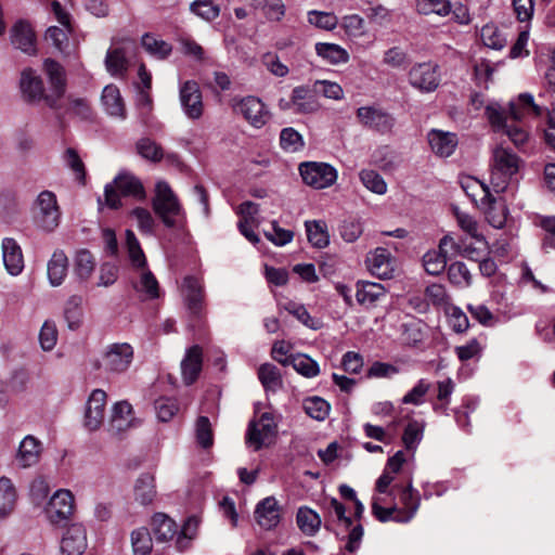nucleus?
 Wrapping results in <instances>:
<instances>
[{
  "mask_svg": "<svg viewBox=\"0 0 555 555\" xmlns=\"http://www.w3.org/2000/svg\"><path fill=\"white\" fill-rule=\"evenodd\" d=\"M386 503V498L375 499L372 504L373 515L382 522H386L389 520L396 521L397 513L399 512V506L397 504H392L388 507L382 506V504Z\"/></svg>",
  "mask_w": 555,
  "mask_h": 555,
  "instance_id": "680f3d73",
  "label": "nucleus"
},
{
  "mask_svg": "<svg viewBox=\"0 0 555 555\" xmlns=\"http://www.w3.org/2000/svg\"><path fill=\"white\" fill-rule=\"evenodd\" d=\"M299 172L307 185L318 190L331 186L337 179L336 169L325 163H304Z\"/></svg>",
  "mask_w": 555,
  "mask_h": 555,
  "instance_id": "9b49d317",
  "label": "nucleus"
},
{
  "mask_svg": "<svg viewBox=\"0 0 555 555\" xmlns=\"http://www.w3.org/2000/svg\"><path fill=\"white\" fill-rule=\"evenodd\" d=\"M133 360V348L127 343H114L106 347L103 363L106 371L112 373L126 372Z\"/></svg>",
  "mask_w": 555,
  "mask_h": 555,
  "instance_id": "ddd939ff",
  "label": "nucleus"
},
{
  "mask_svg": "<svg viewBox=\"0 0 555 555\" xmlns=\"http://www.w3.org/2000/svg\"><path fill=\"white\" fill-rule=\"evenodd\" d=\"M117 191H119L122 196H131L138 201H143L146 197L142 182L135 176L126 171L117 175L113 183L105 185V204L112 209H117L121 206Z\"/></svg>",
  "mask_w": 555,
  "mask_h": 555,
  "instance_id": "39448f33",
  "label": "nucleus"
},
{
  "mask_svg": "<svg viewBox=\"0 0 555 555\" xmlns=\"http://www.w3.org/2000/svg\"><path fill=\"white\" fill-rule=\"evenodd\" d=\"M360 179L367 190L376 194L382 195L387 191V184L383 177L374 170H362L360 173Z\"/></svg>",
  "mask_w": 555,
  "mask_h": 555,
  "instance_id": "bf43d9fd",
  "label": "nucleus"
},
{
  "mask_svg": "<svg viewBox=\"0 0 555 555\" xmlns=\"http://www.w3.org/2000/svg\"><path fill=\"white\" fill-rule=\"evenodd\" d=\"M431 151L439 157H449L457 146V137L453 132L431 129L427 134Z\"/></svg>",
  "mask_w": 555,
  "mask_h": 555,
  "instance_id": "b1692460",
  "label": "nucleus"
},
{
  "mask_svg": "<svg viewBox=\"0 0 555 555\" xmlns=\"http://www.w3.org/2000/svg\"><path fill=\"white\" fill-rule=\"evenodd\" d=\"M34 218L38 227L46 232H52L59 227L61 211L53 192L39 193L34 204Z\"/></svg>",
  "mask_w": 555,
  "mask_h": 555,
  "instance_id": "0eeeda50",
  "label": "nucleus"
},
{
  "mask_svg": "<svg viewBox=\"0 0 555 555\" xmlns=\"http://www.w3.org/2000/svg\"><path fill=\"white\" fill-rule=\"evenodd\" d=\"M95 259L88 249H79L75 254L74 270L81 281H87L93 273Z\"/></svg>",
  "mask_w": 555,
  "mask_h": 555,
  "instance_id": "58836bf2",
  "label": "nucleus"
},
{
  "mask_svg": "<svg viewBox=\"0 0 555 555\" xmlns=\"http://www.w3.org/2000/svg\"><path fill=\"white\" fill-rule=\"evenodd\" d=\"M520 158L509 147L496 145L492 151L490 184L495 193L504 192L518 172Z\"/></svg>",
  "mask_w": 555,
  "mask_h": 555,
  "instance_id": "20e7f679",
  "label": "nucleus"
},
{
  "mask_svg": "<svg viewBox=\"0 0 555 555\" xmlns=\"http://www.w3.org/2000/svg\"><path fill=\"white\" fill-rule=\"evenodd\" d=\"M409 82L423 93L434 92L440 83L439 66L433 62L414 64L409 73Z\"/></svg>",
  "mask_w": 555,
  "mask_h": 555,
  "instance_id": "9d476101",
  "label": "nucleus"
},
{
  "mask_svg": "<svg viewBox=\"0 0 555 555\" xmlns=\"http://www.w3.org/2000/svg\"><path fill=\"white\" fill-rule=\"evenodd\" d=\"M134 417L132 406L127 401H120L113 405L108 423V430L113 435H120L133 426Z\"/></svg>",
  "mask_w": 555,
  "mask_h": 555,
  "instance_id": "4be33fe9",
  "label": "nucleus"
},
{
  "mask_svg": "<svg viewBox=\"0 0 555 555\" xmlns=\"http://www.w3.org/2000/svg\"><path fill=\"white\" fill-rule=\"evenodd\" d=\"M16 490L8 477L0 478V517H5L15 507Z\"/></svg>",
  "mask_w": 555,
  "mask_h": 555,
  "instance_id": "4c0bfd02",
  "label": "nucleus"
},
{
  "mask_svg": "<svg viewBox=\"0 0 555 555\" xmlns=\"http://www.w3.org/2000/svg\"><path fill=\"white\" fill-rule=\"evenodd\" d=\"M483 204L488 205L486 214L489 223L496 229L503 228L507 220L508 210L502 198L494 197V202L486 201Z\"/></svg>",
  "mask_w": 555,
  "mask_h": 555,
  "instance_id": "79ce46f5",
  "label": "nucleus"
},
{
  "mask_svg": "<svg viewBox=\"0 0 555 555\" xmlns=\"http://www.w3.org/2000/svg\"><path fill=\"white\" fill-rule=\"evenodd\" d=\"M480 37L485 46L494 50H501L506 44V38L500 29L492 24H487L481 28Z\"/></svg>",
  "mask_w": 555,
  "mask_h": 555,
  "instance_id": "8fccbe9b",
  "label": "nucleus"
},
{
  "mask_svg": "<svg viewBox=\"0 0 555 555\" xmlns=\"http://www.w3.org/2000/svg\"><path fill=\"white\" fill-rule=\"evenodd\" d=\"M258 377L267 390H275L281 385L280 372L273 364H262L258 370Z\"/></svg>",
  "mask_w": 555,
  "mask_h": 555,
  "instance_id": "6e6d98bb",
  "label": "nucleus"
},
{
  "mask_svg": "<svg viewBox=\"0 0 555 555\" xmlns=\"http://www.w3.org/2000/svg\"><path fill=\"white\" fill-rule=\"evenodd\" d=\"M526 108H530L538 116L542 114V108L534 104L533 96L522 93L517 103H509L508 112L498 103L487 104L486 116L494 131L505 133L516 146H521L527 141L528 133L516 122L524 118Z\"/></svg>",
  "mask_w": 555,
  "mask_h": 555,
  "instance_id": "f03ea898",
  "label": "nucleus"
},
{
  "mask_svg": "<svg viewBox=\"0 0 555 555\" xmlns=\"http://www.w3.org/2000/svg\"><path fill=\"white\" fill-rule=\"evenodd\" d=\"M157 490L155 477L151 473H142L133 483L132 496L135 503L141 506L153 504L156 499Z\"/></svg>",
  "mask_w": 555,
  "mask_h": 555,
  "instance_id": "412c9836",
  "label": "nucleus"
},
{
  "mask_svg": "<svg viewBox=\"0 0 555 555\" xmlns=\"http://www.w3.org/2000/svg\"><path fill=\"white\" fill-rule=\"evenodd\" d=\"M106 405V392L102 389H94L89 396L83 426L89 431L98 430L104 421Z\"/></svg>",
  "mask_w": 555,
  "mask_h": 555,
  "instance_id": "f3484780",
  "label": "nucleus"
},
{
  "mask_svg": "<svg viewBox=\"0 0 555 555\" xmlns=\"http://www.w3.org/2000/svg\"><path fill=\"white\" fill-rule=\"evenodd\" d=\"M366 263L372 274L380 279H390L393 267L390 254L385 248H376L366 258Z\"/></svg>",
  "mask_w": 555,
  "mask_h": 555,
  "instance_id": "cd10ccee",
  "label": "nucleus"
},
{
  "mask_svg": "<svg viewBox=\"0 0 555 555\" xmlns=\"http://www.w3.org/2000/svg\"><path fill=\"white\" fill-rule=\"evenodd\" d=\"M74 511V496L68 490H57L46 508L47 517L54 525L66 521Z\"/></svg>",
  "mask_w": 555,
  "mask_h": 555,
  "instance_id": "a211bd4d",
  "label": "nucleus"
},
{
  "mask_svg": "<svg viewBox=\"0 0 555 555\" xmlns=\"http://www.w3.org/2000/svg\"><path fill=\"white\" fill-rule=\"evenodd\" d=\"M152 208L166 228H181L185 222V211L170 185L159 181L155 186Z\"/></svg>",
  "mask_w": 555,
  "mask_h": 555,
  "instance_id": "7ed1b4c3",
  "label": "nucleus"
},
{
  "mask_svg": "<svg viewBox=\"0 0 555 555\" xmlns=\"http://www.w3.org/2000/svg\"><path fill=\"white\" fill-rule=\"evenodd\" d=\"M203 354L199 346H192L181 362L182 377L186 385L193 384L202 371Z\"/></svg>",
  "mask_w": 555,
  "mask_h": 555,
  "instance_id": "c85d7f7f",
  "label": "nucleus"
},
{
  "mask_svg": "<svg viewBox=\"0 0 555 555\" xmlns=\"http://www.w3.org/2000/svg\"><path fill=\"white\" fill-rule=\"evenodd\" d=\"M448 259L438 250H429L423 256V266L430 275H438L444 271Z\"/></svg>",
  "mask_w": 555,
  "mask_h": 555,
  "instance_id": "603ef678",
  "label": "nucleus"
},
{
  "mask_svg": "<svg viewBox=\"0 0 555 555\" xmlns=\"http://www.w3.org/2000/svg\"><path fill=\"white\" fill-rule=\"evenodd\" d=\"M430 389V383L421 378L416 385L402 398L403 404L421 405L424 403V397Z\"/></svg>",
  "mask_w": 555,
  "mask_h": 555,
  "instance_id": "e2e57ef3",
  "label": "nucleus"
},
{
  "mask_svg": "<svg viewBox=\"0 0 555 555\" xmlns=\"http://www.w3.org/2000/svg\"><path fill=\"white\" fill-rule=\"evenodd\" d=\"M131 544L134 555H150L153 548V541L150 531L142 527L131 532Z\"/></svg>",
  "mask_w": 555,
  "mask_h": 555,
  "instance_id": "a18cd8bd",
  "label": "nucleus"
},
{
  "mask_svg": "<svg viewBox=\"0 0 555 555\" xmlns=\"http://www.w3.org/2000/svg\"><path fill=\"white\" fill-rule=\"evenodd\" d=\"M308 22L319 28L333 30L338 24V18L334 13L322 11L308 12Z\"/></svg>",
  "mask_w": 555,
  "mask_h": 555,
  "instance_id": "052dcab7",
  "label": "nucleus"
},
{
  "mask_svg": "<svg viewBox=\"0 0 555 555\" xmlns=\"http://www.w3.org/2000/svg\"><path fill=\"white\" fill-rule=\"evenodd\" d=\"M137 151L143 158L151 162H160L164 156L163 149L149 138H142L138 141Z\"/></svg>",
  "mask_w": 555,
  "mask_h": 555,
  "instance_id": "13d9d810",
  "label": "nucleus"
},
{
  "mask_svg": "<svg viewBox=\"0 0 555 555\" xmlns=\"http://www.w3.org/2000/svg\"><path fill=\"white\" fill-rule=\"evenodd\" d=\"M358 122L365 129L379 134L392 132L396 118L392 114L377 105L361 106L356 112Z\"/></svg>",
  "mask_w": 555,
  "mask_h": 555,
  "instance_id": "6e6552de",
  "label": "nucleus"
},
{
  "mask_svg": "<svg viewBox=\"0 0 555 555\" xmlns=\"http://www.w3.org/2000/svg\"><path fill=\"white\" fill-rule=\"evenodd\" d=\"M386 289L379 283L360 281L357 283L356 297L360 305H372L385 296Z\"/></svg>",
  "mask_w": 555,
  "mask_h": 555,
  "instance_id": "e433bc0d",
  "label": "nucleus"
},
{
  "mask_svg": "<svg viewBox=\"0 0 555 555\" xmlns=\"http://www.w3.org/2000/svg\"><path fill=\"white\" fill-rule=\"evenodd\" d=\"M57 341V330L53 322L46 321L41 326L39 333V343L44 351H50L54 348Z\"/></svg>",
  "mask_w": 555,
  "mask_h": 555,
  "instance_id": "338daca9",
  "label": "nucleus"
},
{
  "mask_svg": "<svg viewBox=\"0 0 555 555\" xmlns=\"http://www.w3.org/2000/svg\"><path fill=\"white\" fill-rule=\"evenodd\" d=\"M184 304L193 320H201L204 315L205 294L202 282L195 276H185L183 280Z\"/></svg>",
  "mask_w": 555,
  "mask_h": 555,
  "instance_id": "2eb2a0df",
  "label": "nucleus"
},
{
  "mask_svg": "<svg viewBox=\"0 0 555 555\" xmlns=\"http://www.w3.org/2000/svg\"><path fill=\"white\" fill-rule=\"evenodd\" d=\"M177 525L166 514L156 513L152 518V530L157 542H167L177 534Z\"/></svg>",
  "mask_w": 555,
  "mask_h": 555,
  "instance_id": "c9c22d12",
  "label": "nucleus"
},
{
  "mask_svg": "<svg viewBox=\"0 0 555 555\" xmlns=\"http://www.w3.org/2000/svg\"><path fill=\"white\" fill-rule=\"evenodd\" d=\"M304 409L310 417L317 421H323L328 416L331 406L324 399L311 397L304 401Z\"/></svg>",
  "mask_w": 555,
  "mask_h": 555,
  "instance_id": "09e8293b",
  "label": "nucleus"
},
{
  "mask_svg": "<svg viewBox=\"0 0 555 555\" xmlns=\"http://www.w3.org/2000/svg\"><path fill=\"white\" fill-rule=\"evenodd\" d=\"M2 258L4 267L11 275H18L23 271V253L14 238L5 237L2 241Z\"/></svg>",
  "mask_w": 555,
  "mask_h": 555,
  "instance_id": "393cba45",
  "label": "nucleus"
},
{
  "mask_svg": "<svg viewBox=\"0 0 555 555\" xmlns=\"http://www.w3.org/2000/svg\"><path fill=\"white\" fill-rule=\"evenodd\" d=\"M416 9L421 14L447 16L452 11L449 0H416Z\"/></svg>",
  "mask_w": 555,
  "mask_h": 555,
  "instance_id": "49530a36",
  "label": "nucleus"
},
{
  "mask_svg": "<svg viewBox=\"0 0 555 555\" xmlns=\"http://www.w3.org/2000/svg\"><path fill=\"white\" fill-rule=\"evenodd\" d=\"M234 111L254 128L263 127L270 118V113L264 103L253 95L241 99L234 106Z\"/></svg>",
  "mask_w": 555,
  "mask_h": 555,
  "instance_id": "4468645a",
  "label": "nucleus"
},
{
  "mask_svg": "<svg viewBox=\"0 0 555 555\" xmlns=\"http://www.w3.org/2000/svg\"><path fill=\"white\" fill-rule=\"evenodd\" d=\"M87 550V532L82 525L74 524L65 531L61 551L63 555H82Z\"/></svg>",
  "mask_w": 555,
  "mask_h": 555,
  "instance_id": "aec40b11",
  "label": "nucleus"
},
{
  "mask_svg": "<svg viewBox=\"0 0 555 555\" xmlns=\"http://www.w3.org/2000/svg\"><path fill=\"white\" fill-rule=\"evenodd\" d=\"M198 524L199 520L195 516H192L186 519L177 538V545L180 550L186 548L190 543V540H192L196 535Z\"/></svg>",
  "mask_w": 555,
  "mask_h": 555,
  "instance_id": "774afa93",
  "label": "nucleus"
},
{
  "mask_svg": "<svg viewBox=\"0 0 555 555\" xmlns=\"http://www.w3.org/2000/svg\"><path fill=\"white\" fill-rule=\"evenodd\" d=\"M154 409L160 422H168L178 413L179 405L176 399L162 397L155 400Z\"/></svg>",
  "mask_w": 555,
  "mask_h": 555,
  "instance_id": "4d7b16f0",
  "label": "nucleus"
},
{
  "mask_svg": "<svg viewBox=\"0 0 555 555\" xmlns=\"http://www.w3.org/2000/svg\"><path fill=\"white\" fill-rule=\"evenodd\" d=\"M281 361L283 365H292L296 372L307 378L315 377L320 373L318 362L305 353L291 354Z\"/></svg>",
  "mask_w": 555,
  "mask_h": 555,
  "instance_id": "473e14b6",
  "label": "nucleus"
},
{
  "mask_svg": "<svg viewBox=\"0 0 555 555\" xmlns=\"http://www.w3.org/2000/svg\"><path fill=\"white\" fill-rule=\"evenodd\" d=\"M449 281L461 287L469 286L472 283V275L466 264L461 261H455L448 268Z\"/></svg>",
  "mask_w": 555,
  "mask_h": 555,
  "instance_id": "864d4df0",
  "label": "nucleus"
},
{
  "mask_svg": "<svg viewBox=\"0 0 555 555\" xmlns=\"http://www.w3.org/2000/svg\"><path fill=\"white\" fill-rule=\"evenodd\" d=\"M101 102L106 114L112 117L125 119L127 112L119 89L115 85H107L102 91Z\"/></svg>",
  "mask_w": 555,
  "mask_h": 555,
  "instance_id": "a878e982",
  "label": "nucleus"
},
{
  "mask_svg": "<svg viewBox=\"0 0 555 555\" xmlns=\"http://www.w3.org/2000/svg\"><path fill=\"white\" fill-rule=\"evenodd\" d=\"M66 112L72 114L81 120H90L93 112L89 101L85 98H77L68 95Z\"/></svg>",
  "mask_w": 555,
  "mask_h": 555,
  "instance_id": "3c124183",
  "label": "nucleus"
},
{
  "mask_svg": "<svg viewBox=\"0 0 555 555\" xmlns=\"http://www.w3.org/2000/svg\"><path fill=\"white\" fill-rule=\"evenodd\" d=\"M142 46L149 53L157 56L158 59H166L172 50L168 42L159 40L149 34L142 37Z\"/></svg>",
  "mask_w": 555,
  "mask_h": 555,
  "instance_id": "5fc2aeb1",
  "label": "nucleus"
},
{
  "mask_svg": "<svg viewBox=\"0 0 555 555\" xmlns=\"http://www.w3.org/2000/svg\"><path fill=\"white\" fill-rule=\"evenodd\" d=\"M425 423L423 421L411 420L402 435V441L408 450H414L423 439Z\"/></svg>",
  "mask_w": 555,
  "mask_h": 555,
  "instance_id": "37998d69",
  "label": "nucleus"
},
{
  "mask_svg": "<svg viewBox=\"0 0 555 555\" xmlns=\"http://www.w3.org/2000/svg\"><path fill=\"white\" fill-rule=\"evenodd\" d=\"M126 245L132 264L142 269L140 281L134 284L135 291L139 293H145L151 299L157 298L159 296L158 282L151 271L144 269L146 259L139 241L131 230L126 231Z\"/></svg>",
  "mask_w": 555,
  "mask_h": 555,
  "instance_id": "423d86ee",
  "label": "nucleus"
},
{
  "mask_svg": "<svg viewBox=\"0 0 555 555\" xmlns=\"http://www.w3.org/2000/svg\"><path fill=\"white\" fill-rule=\"evenodd\" d=\"M255 518L258 525L266 530L276 527L281 519V513L275 498L268 496L260 501L255 509Z\"/></svg>",
  "mask_w": 555,
  "mask_h": 555,
  "instance_id": "5701e85b",
  "label": "nucleus"
},
{
  "mask_svg": "<svg viewBox=\"0 0 555 555\" xmlns=\"http://www.w3.org/2000/svg\"><path fill=\"white\" fill-rule=\"evenodd\" d=\"M40 453V441L34 436H26L20 443L16 462L23 468L29 467L39 461Z\"/></svg>",
  "mask_w": 555,
  "mask_h": 555,
  "instance_id": "7c9ffc66",
  "label": "nucleus"
},
{
  "mask_svg": "<svg viewBox=\"0 0 555 555\" xmlns=\"http://www.w3.org/2000/svg\"><path fill=\"white\" fill-rule=\"evenodd\" d=\"M296 522L300 531L307 537H314L322 524L320 515L307 506L298 508Z\"/></svg>",
  "mask_w": 555,
  "mask_h": 555,
  "instance_id": "72a5a7b5",
  "label": "nucleus"
},
{
  "mask_svg": "<svg viewBox=\"0 0 555 555\" xmlns=\"http://www.w3.org/2000/svg\"><path fill=\"white\" fill-rule=\"evenodd\" d=\"M68 270V258L62 249H56L52 254L47 264V274L51 286H60Z\"/></svg>",
  "mask_w": 555,
  "mask_h": 555,
  "instance_id": "c756f323",
  "label": "nucleus"
},
{
  "mask_svg": "<svg viewBox=\"0 0 555 555\" xmlns=\"http://www.w3.org/2000/svg\"><path fill=\"white\" fill-rule=\"evenodd\" d=\"M293 112L297 114H310L319 109V103L311 91L299 86L292 91Z\"/></svg>",
  "mask_w": 555,
  "mask_h": 555,
  "instance_id": "2f4dec72",
  "label": "nucleus"
},
{
  "mask_svg": "<svg viewBox=\"0 0 555 555\" xmlns=\"http://www.w3.org/2000/svg\"><path fill=\"white\" fill-rule=\"evenodd\" d=\"M72 30V27L51 26L46 33V40L50 41L61 53H69L68 34Z\"/></svg>",
  "mask_w": 555,
  "mask_h": 555,
  "instance_id": "c03bdc74",
  "label": "nucleus"
},
{
  "mask_svg": "<svg viewBox=\"0 0 555 555\" xmlns=\"http://www.w3.org/2000/svg\"><path fill=\"white\" fill-rule=\"evenodd\" d=\"M179 95L184 114L190 119H199L204 113V104L198 83L194 80L183 82Z\"/></svg>",
  "mask_w": 555,
  "mask_h": 555,
  "instance_id": "dca6fc26",
  "label": "nucleus"
},
{
  "mask_svg": "<svg viewBox=\"0 0 555 555\" xmlns=\"http://www.w3.org/2000/svg\"><path fill=\"white\" fill-rule=\"evenodd\" d=\"M11 42L21 51L33 55L36 53L35 34L26 22H17L11 30Z\"/></svg>",
  "mask_w": 555,
  "mask_h": 555,
  "instance_id": "bb28decb",
  "label": "nucleus"
},
{
  "mask_svg": "<svg viewBox=\"0 0 555 555\" xmlns=\"http://www.w3.org/2000/svg\"><path fill=\"white\" fill-rule=\"evenodd\" d=\"M190 11L206 22L216 20L220 14V7L211 0H195L190 4Z\"/></svg>",
  "mask_w": 555,
  "mask_h": 555,
  "instance_id": "de8ad7c7",
  "label": "nucleus"
},
{
  "mask_svg": "<svg viewBox=\"0 0 555 555\" xmlns=\"http://www.w3.org/2000/svg\"><path fill=\"white\" fill-rule=\"evenodd\" d=\"M83 299L81 296H70L64 306V319L67 326L72 331H77L81 327L83 322Z\"/></svg>",
  "mask_w": 555,
  "mask_h": 555,
  "instance_id": "f704fd0d",
  "label": "nucleus"
},
{
  "mask_svg": "<svg viewBox=\"0 0 555 555\" xmlns=\"http://www.w3.org/2000/svg\"><path fill=\"white\" fill-rule=\"evenodd\" d=\"M315 52L331 64L346 63L349 60L348 52L335 43L318 42L315 44Z\"/></svg>",
  "mask_w": 555,
  "mask_h": 555,
  "instance_id": "ea45409f",
  "label": "nucleus"
},
{
  "mask_svg": "<svg viewBox=\"0 0 555 555\" xmlns=\"http://www.w3.org/2000/svg\"><path fill=\"white\" fill-rule=\"evenodd\" d=\"M43 68L51 86V93H46L43 81L34 69L25 68L20 80L23 98L28 103L36 104L43 101L50 108L60 109V101L66 90L65 69L60 63L51 59L44 61Z\"/></svg>",
  "mask_w": 555,
  "mask_h": 555,
  "instance_id": "f257e3e1",
  "label": "nucleus"
},
{
  "mask_svg": "<svg viewBox=\"0 0 555 555\" xmlns=\"http://www.w3.org/2000/svg\"><path fill=\"white\" fill-rule=\"evenodd\" d=\"M280 143L282 149L288 152H297L304 146L301 135L294 128H284L281 131Z\"/></svg>",
  "mask_w": 555,
  "mask_h": 555,
  "instance_id": "0e129e2a",
  "label": "nucleus"
},
{
  "mask_svg": "<svg viewBox=\"0 0 555 555\" xmlns=\"http://www.w3.org/2000/svg\"><path fill=\"white\" fill-rule=\"evenodd\" d=\"M278 425L270 412H263L258 420L250 421L246 431V443L254 451L269 446L275 438Z\"/></svg>",
  "mask_w": 555,
  "mask_h": 555,
  "instance_id": "1a4fd4ad",
  "label": "nucleus"
},
{
  "mask_svg": "<svg viewBox=\"0 0 555 555\" xmlns=\"http://www.w3.org/2000/svg\"><path fill=\"white\" fill-rule=\"evenodd\" d=\"M196 439L205 449L212 446L214 436L210 421L207 416H199L196 421Z\"/></svg>",
  "mask_w": 555,
  "mask_h": 555,
  "instance_id": "69168bd1",
  "label": "nucleus"
},
{
  "mask_svg": "<svg viewBox=\"0 0 555 555\" xmlns=\"http://www.w3.org/2000/svg\"><path fill=\"white\" fill-rule=\"evenodd\" d=\"M137 46L132 40H124L120 47L109 49L106 53L105 65L113 76H122L128 68L129 59L134 55Z\"/></svg>",
  "mask_w": 555,
  "mask_h": 555,
  "instance_id": "6ab92c4d",
  "label": "nucleus"
},
{
  "mask_svg": "<svg viewBox=\"0 0 555 555\" xmlns=\"http://www.w3.org/2000/svg\"><path fill=\"white\" fill-rule=\"evenodd\" d=\"M308 241L318 248H324L330 243L327 228L324 221H306L305 222Z\"/></svg>",
  "mask_w": 555,
  "mask_h": 555,
  "instance_id": "a19ab883",
  "label": "nucleus"
},
{
  "mask_svg": "<svg viewBox=\"0 0 555 555\" xmlns=\"http://www.w3.org/2000/svg\"><path fill=\"white\" fill-rule=\"evenodd\" d=\"M389 496H399V502L403 507H399L396 522H409L416 514L420 507V493L410 482L406 486L395 485L389 492Z\"/></svg>",
  "mask_w": 555,
  "mask_h": 555,
  "instance_id": "f8f14e48",
  "label": "nucleus"
}]
</instances>
